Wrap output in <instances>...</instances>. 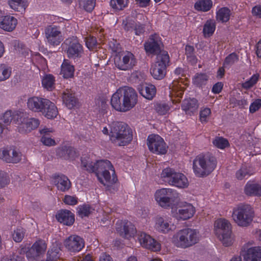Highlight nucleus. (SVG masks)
<instances>
[{
	"instance_id": "obj_29",
	"label": "nucleus",
	"mask_w": 261,
	"mask_h": 261,
	"mask_svg": "<svg viewBox=\"0 0 261 261\" xmlns=\"http://www.w3.org/2000/svg\"><path fill=\"white\" fill-rule=\"evenodd\" d=\"M59 222L68 226L72 225L74 222V215L68 210H61L56 215Z\"/></svg>"
},
{
	"instance_id": "obj_21",
	"label": "nucleus",
	"mask_w": 261,
	"mask_h": 261,
	"mask_svg": "<svg viewBox=\"0 0 261 261\" xmlns=\"http://www.w3.org/2000/svg\"><path fill=\"white\" fill-rule=\"evenodd\" d=\"M137 239L141 246L144 248L153 251H157L160 250V244L150 235L144 232H140L138 233Z\"/></svg>"
},
{
	"instance_id": "obj_63",
	"label": "nucleus",
	"mask_w": 261,
	"mask_h": 261,
	"mask_svg": "<svg viewBox=\"0 0 261 261\" xmlns=\"http://www.w3.org/2000/svg\"><path fill=\"white\" fill-rule=\"evenodd\" d=\"M24 257L21 255L13 254L8 257H4L1 261H23Z\"/></svg>"
},
{
	"instance_id": "obj_54",
	"label": "nucleus",
	"mask_w": 261,
	"mask_h": 261,
	"mask_svg": "<svg viewBox=\"0 0 261 261\" xmlns=\"http://www.w3.org/2000/svg\"><path fill=\"white\" fill-rule=\"evenodd\" d=\"M170 107L166 103H159L156 105L155 110L160 115H165L170 110Z\"/></svg>"
},
{
	"instance_id": "obj_41",
	"label": "nucleus",
	"mask_w": 261,
	"mask_h": 261,
	"mask_svg": "<svg viewBox=\"0 0 261 261\" xmlns=\"http://www.w3.org/2000/svg\"><path fill=\"white\" fill-rule=\"evenodd\" d=\"M11 74V68L5 64H0V82L8 79Z\"/></svg>"
},
{
	"instance_id": "obj_60",
	"label": "nucleus",
	"mask_w": 261,
	"mask_h": 261,
	"mask_svg": "<svg viewBox=\"0 0 261 261\" xmlns=\"http://www.w3.org/2000/svg\"><path fill=\"white\" fill-rule=\"evenodd\" d=\"M261 108V99H255L252 102L249 107V111L253 113L258 111Z\"/></svg>"
},
{
	"instance_id": "obj_55",
	"label": "nucleus",
	"mask_w": 261,
	"mask_h": 261,
	"mask_svg": "<svg viewBox=\"0 0 261 261\" xmlns=\"http://www.w3.org/2000/svg\"><path fill=\"white\" fill-rule=\"evenodd\" d=\"M86 45L90 50H93L97 45V41L95 37L89 36L85 38Z\"/></svg>"
},
{
	"instance_id": "obj_34",
	"label": "nucleus",
	"mask_w": 261,
	"mask_h": 261,
	"mask_svg": "<svg viewBox=\"0 0 261 261\" xmlns=\"http://www.w3.org/2000/svg\"><path fill=\"white\" fill-rule=\"evenodd\" d=\"M74 68L68 60H64L61 66V74L64 78L68 79L73 76Z\"/></svg>"
},
{
	"instance_id": "obj_15",
	"label": "nucleus",
	"mask_w": 261,
	"mask_h": 261,
	"mask_svg": "<svg viewBox=\"0 0 261 261\" xmlns=\"http://www.w3.org/2000/svg\"><path fill=\"white\" fill-rule=\"evenodd\" d=\"M45 41L49 45H59L63 40L60 28L56 25L47 26L44 30Z\"/></svg>"
},
{
	"instance_id": "obj_5",
	"label": "nucleus",
	"mask_w": 261,
	"mask_h": 261,
	"mask_svg": "<svg viewBox=\"0 0 261 261\" xmlns=\"http://www.w3.org/2000/svg\"><path fill=\"white\" fill-rule=\"evenodd\" d=\"M214 231L216 236L225 247L231 246L234 242L230 222L223 218L218 219L214 223Z\"/></svg>"
},
{
	"instance_id": "obj_2",
	"label": "nucleus",
	"mask_w": 261,
	"mask_h": 261,
	"mask_svg": "<svg viewBox=\"0 0 261 261\" xmlns=\"http://www.w3.org/2000/svg\"><path fill=\"white\" fill-rule=\"evenodd\" d=\"M216 165V159L211 154H200L193 161V170L196 176L203 177L212 173Z\"/></svg>"
},
{
	"instance_id": "obj_13",
	"label": "nucleus",
	"mask_w": 261,
	"mask_h": 261,
	"mask_svg": "<svg viewBox=\"0 0 261 261\" xmlns=\"http://www.w3.org/2000/svg\"><path fill=\"white\" fill-rule=\"evenodd\" d=\"M252 242L244 244L241 250V255L246 261H261V247H252Z\"/></svg>"
},
{
	"instance_id": "obj_50",
	"label": "nucleus",
	"mask_w": 261,
	"mask_h": 261,
	"mask_svg": "<svg viewBox=\"0 0 261 261\" xmlns=\"http://www.w3.org/2000/svg\"><path fill=\"white\" fill-rule=\"evenodd\" d=\"M211 114V110L210 108H204L201 109L199 114V119L201 123H206Z\"/></svg>"
},
{
	"instance_id": "obj_14",
	"label": "nucleus",
	"mask_w": 261,
	"mask_h": 261,
	"mask_svg": "<svg viewBox=\"0 0 261 261\" xmlns=\"http://www.w3.org/2000/svg\"><path fill=\"white\" fill-rule=\"evenodd\" d=\"M64 43L67 45L66 53L69 58L75 59L82 56L84 53L83 47L76 37L68 38Z\"/></svg>"
},
{
	"instance_id": "obj_11",
	"label": "nucleus",
	"mask_w": 261,
	"mask_h": 261,
	"mask_svg": "<svg viewBox=\"0 0 261 261\" xmlns=\"http://www.w3.org/2000/svg\"><path fill=\"white\" fill-rule=\"evenodd\" d=\"M195 213L194 206L188 202H181L176 208H172L173 217L178 221L186 220L192 218Z\"/></svg>"
},
{
	"instance_id": "obj_38",
	"label": "nucleus",
	"mask_w": 261,
	"mask_h": 261,
	"mask_svg": "<svg viewBox=\"0 0 261 261\" xmlns=\"http://www.w3.org/2000/svg\"><path fill=\"white\" fill-rule=\"evenodd\" d=\"M140 93L145 98L151 100L155 95L156 88L153 85H147L141 89Z\"/></svg>"
},
{
	"instance_id": "obj_26",
	"label": "nucleus",
	"mask_w": 261,
	"mask_h": 261,
	"mask_svg": "<svg viewBox=\"0 0 261 261\" xmlns=\"http://www.w3.org/2000/svg\"><path fill=\"white\" fill-rule=\"evenodd\" d=\"M51 182L57 189L62 192L69 190L71 182L68 178L64 175H55L51 177Z\"/></svg>"
},
{
	"instance_id": "obj_51",
	"label": "nucleus",
	"mask_w": 261,
	"mask_h": 261,
	"mask_svg": "<svg viewBox=\"0 0 261 261\" xmlns=\"http://www.w3.org/2000/svg\"><path fill=\"white\" fill-rule=\"evenodd\" d=\"M213 144L217 147L223 149L228 146L229 143L226 139L217 137L213 141Z\"/></svg>"
},
{
	"instance_id": "obj_31",
	"label": "nucleus",
	"mask_w": 261,
	"mask_h": 261,
	"mask_svg": "<svg viewBox=\"0 0 261 261\" xmlns=\"http://www.w3.org/2000/svg\"><path fill=\"white\" fill-rule=\"evenodd\" d=\"M17 23V19L13 16H5L0 17V28L5 31H12Z\"/></svg>"
},
{
	"instance_id": "obj_27",
	"label": "nucleus",
	"mask_w": 261,
	"mask_h": 261,
	"mask_svg": "<svg viewBox=\"0 0 261 261\" xmlns=\"http://www.w3.org/2000/svg\"><path fill=\"white\" fill-rule=\"evenodd\" d=\"M199 108L198 100L194 98L185 99L181 104V109L187 115L191 116L197 112Z\"/></svg>"
},
{
	"instance_id": "obj_48",
	"label": "nucleus",
	"mask_w": 261,
	"mask_h": 261,
	"mask_svg": "<svg viewBox=\"0 0 261 261\" xmlns=\"http://www.w3.org/2000/svg\"><path fill=\"white\" fill-rule=\"evenodd\" d=\"M208 76L204 73H198L196 74L193 79V82L194 85L200 87L202 85L205 84Z\"/></svg>"
},
{
	"instance_id": "obj_30",
	"label": "nucleus",
	"mask_w": 261,
	"mask_h": 261,
	"mask_svg": "<svg viewBox=\"0 0 261 261\" xmlns=\"http://www.w3.org/2000/svg\"><path fill=\"white\" fill-rule=\"evenodd\" d=\"M44 103V106L41 111L42 115L47 119H54L57 117L58 114L57 108L55 105L47 99Z\"/></svg>"
},
{
	"instance_id": "obj_58",
	"label": "nucleus",
	"mask_w": 261,
	"mask_h": 261,
	"mask_svg": "<svg viewBox=\"0 0 261 261\" xmlns=\"http://www.w3.org/2000/svg\"><path fill=\"white\" fill-rule=\"evenodd\" d=\"M47 258L51 261H56L59 258L58 248H51L47 252Z\"/></svg>"
},
{
	"instance_id": "obj_62",
	"label": "nucleus",
	"mask_w": 261,
	"mask_h": 261,
	"mask_svg": "<svg viewBox=\"0 0 261 261\" xmlns=\"http://www.w3.org/2000/svg\"><path fill=\"white\" fill-rule=\"evenodd\" d=\"M78 198L73 196L65 195L64 198V202L68 205H74L77 204Z\"/></svg>"
},
{
	"instance_id": "obj_49",
	"label": "nucleus",
	"mask_w": 261,
	"mask_h": 261,
	"mask_svg": "<svg viewBox=\"0 0 261 261\" xmlns=\"http://www.w3.org/2000/svg\"><path fill=\"white\" fill-rule=\"evenodd\" d=\"M128 3V0H111L110 5L115 10H121L125 8Z\"/></svg>"
},
{
	"instance_id": "obj_1",
	"label": "nucleus",
	"mask_w": 261,
	"mask_h": 261,
	"mask_svg": "<svg viewBox=\"0 0 261 261\" xmlns=\"http://www.w3.org/2000/svg\"><path fill=\"white\" fill-rule=\"evenodd\" d=\"M81 162L83 169L95 173L98 180L104 186L109 187L117 181L114 168L109 161L99 160L92 163L89 159L82 158Z\"/></svg>"
},
{
	"instance_id": "obj_56",
	"label": "nucleus",
	"mask_w": 261,
	"mask_h": 261,
	"mask_svg": "<svg viewBox=\"0 0 261 261\" xmlns=\"http://www.w3.org/2000/svg\"><path fill=\"white\" fill-rule=\"evenodd\" d=\"M10 182L9 176L5 172L0 171V188L8 185Z\"/></svg>"
},
{
	"instance_id": "obj_9",
	"label": "nucleus",
	"mask_w": 261,
	"mask_h": 261,
	"mask_svg": "<svg viewBox=\"0 0 261 261\" xmlns=\"http://www.w3.org/2000/svg\"><path fill=\"white\" fill-rule=\"evenodd\" d=\"M169 63V56L167 51H161L152 63L150 69V73L154 79L161 80L166 74L167 66Z\"/></svg>"
},
{
	"instance_id": "obj_32",
	"label": "nucleus",
	"mask_w": 261,
	"mask_h": 261,
	"mask_svg": "<svg viewBox=\"0 0 261 261\" xmlns=\"http://www.w3.org/2000/svg\"><path fill=\"white\" fill-rule=\"evenodd\" d=\"M62 99L64 103L69 109L74 108L77 101L72 91L68 89L63 91Z\"/></svg>"
},
{
	"instance_id": "obj_44",
	"label": "nucleus",
	"mask_w": 261,
	"mask_h": 261,
	"mask_svg": "<svg viewBox=\"0 0 261 261\" xmlns=\"http://www.w3.org/2000/svg\"><path fill=\"white\" fill-rule=\"evenodd\" d=\"M186 55L187 60L192 64H195L197 62V58L194 54V48L191 45H186L185 47Z\"/></svg>"
},
{
	"instance_id": "obj_10",
	"label": "nucleus",
	"mask_w": 261,
	"mask_h": 261,
	"mask_svg": "<svg viewBox=\"0 0 261 261\" xmlns=\"http://www.w3.org/2000/svg\"><path fill=\"white\" fill-rule=\"evenodd\" d=\"M137 62L134 55L130 51H126L115 56L114 64L121 70H129L133 68Z\"/></svg>"
},
{
	"instance_id": "obj_23",
	"label": "nucleus",
	"mask_w": 261,
	"mask_h": 261,
	"mask_svg": "<svg viewBox=\"0 0 261 261\" xmlns=\"http://www.w3.org/2000/svg\"><path fill=\"white\" fill-rule=\"evenodd\" d=\"M116 225L117 231L124 238L129 239L136 233L135 226L130 222L118 220Z\"/></svg>"
},
{
	"instance_id": "obj_53",
	"label": "nucleus",
	"mask_w": 261,
	"mask_h": 261,
	"mask_svg": "<svg viewBox=\"0 0 261 261\" xmlns=\"http://www.w3.org/2000/svg\"><path fill=\"white\" fill-rule=\"evenodd\" d=\"M251 174L249 172L247 166H242L240 170H239L236 173V177L239 180H242L245 178L246 176H248Z\"/></svg>"
},
{
	"instance_id": "obj_57",
	"label": "nucleus",
	"mask_w": 261,
	"mask_h": 261,
	"mask_svg": "<svg viewBox=\"0 0 261 261\" xmlns=\"http://www.w3.org/2000/svg\"><path fill=\"white\" fill-rule=\"evenodd\" d=\"M124 25V29L127 32H133L135 26V21L128 18H126L125 20L123 22Z\"/></svg>"
},
{
	"instance_id": "obj_46",
	"label": "nucleus",
	"mask_w": 261,
	"mask_h": 261,
	"mask_svg": "<svg viewBox=\"0 0 261 261\" xmlns=\"http://www.w3.org/2000/svg\"><path fill=\"white\" fill-rule=\"evenodd\" d=\"M96 0H79V5L87 12H91L95 5Z\"/></svg>"
},
{
	"instance_id": "obj_20",
	"label": "nucleus",
	"mask_w": 261,
	"mask_h": 261,
	"mask_svg": "<svg viewBox=\"0 0 261 261\" xmlns=\"http://www.w3.org/2000/svg\"><path fill=\"white\" fill-rule=\"evenodd\" d=\"M163 46L161 38L159 35L154 34L150 36L149 39L144 43V48L146 53L151 54H156V56L163 51L161 50Z\"/></svg>"
},
{
	"instance_id": "obj_8",
	"label": "nucleus",
	"mask_w": 261,
	"mask_h": 261,
	"mask_svg": "<svg viewBox=\"0 0 261 261\" xmlns=\"http://www.w3.org/2000/svg\"><path fill=\"white\" fill-rule=\"evenodd\" d=\"M254 216L253 208L249 205H242L233 210L232 217L240 226H248L252 221Z\"/></svg>"
},
{
	"instance_id": "obj_16",
	"label": "nucleus",
	"mask_w": 261,
	"mask_h": 261,
	"mask_svg": "<svg viewBox=\"0 0 261 261\" xmlns=\"http://www.w3.org/2000/svg\"><path fill=\"white\" fill-rule=\"evenodd\" d=\"M147 146L150 151L158 154H164L167 152V147L163 139L158 135L151 134L148 136Z\"/></svg>"
},
{
	"instance_id": "obj_7",
	"label": "nucleus",
	"mask_w": 261,
	"mask_h": 261,
	"mask_svg": "<svg viewBox=\"0 0 261 261\" xmlns=\"http://www.w3.org/2000/svg\"><path fill=\"white\" fill-rule=\"evenodd\" d=\"M154 198L160 206L168 208L179 198V194L174 189L162 188L156 191Z\"/></svg>"
},
{
	"instance_id": "obj_6",
	"label": "nucleus",
	"mask_w": 261,
	"mask_h": 261,
	"mask_svg": "<svg viewBox=\"0 0 261 261\" xmlns=\"http://www.w3.org/2000/svg\"><path fill=\"white\" fill-rule=\"evenodd\" d=\"M161 177L169 185L179 188H186L189 186L187 177L184 174L176 172L171 168H166L163 169Z\"/></svg>"
},
{
	"instance_id": "obj_3",
	"label": "nucleus",
	"mask_w": 261,
	"mask_h": 261,
	"mask_svg": "<svg viewBox=\"0 0 261 261\" xmlns=\"http://www.w3.org/2000/svg\"><path fill=\"white\" fill-rule=\"evenodd\" d=\"M200 238L196 229L184 228L177 231L172 237V242L176 247L187 248L197 243Z\"/></svg>"
},
{
	"instance_id": "obj_42",
	"label": "nucleus",
	"mask_w": 261,
	"mask_h": 261,
	"mask_svg": "<svg viewBox=\"0 0 261 261\" xmlns=\"http://www.w3.org/2000/svg\"><path fill=\"white\" fill-rule=\"evenodd\" d=\"M58 154L65 159L68 160L74 156L75 152L71 147H64L59 150Z\"/></svg>"
},
{
	"instance_id": "obj_4",
	"label": "nucleus",
	"mask_w": 261,
	"mask_h": 261,
	"mask_svg": "<svg viewBox=\"0 0 261 261\" xmlns=\"http://www.w3.org/2000/svg\"><path fill=\"white\" fill-rule=\"evenodd\" d=\"M110 138L111 141L118 146H125L133 139V133L130 127L121 122H114L111 127Z\"/></svg>"
},
{
	"instance_id": "obj_45",
	"label": "nucleus",
	"mask_w": 261,
	"mask_h": 261,
	"mask_svg": "<svg viewBox=\"0 0 261 261\" xmlns=\"http://www.w3.org/2000/svg\"><path fill=\"white\" fill-rule=\"evenodd\" d=\"M77 210L79 215L83 218L88 216L92 213L94 209L88 204H83L79 205L77 208Z\"/></svg>"
},
{
	"instance_id": "obj_33",
	"label": "nucleus",
	"mask_w": 261,
	"mask_h": 261,
	"mask_svg": "<svg viewBox=\"0 0 261 261\" xmlns=\"http://www.w3.org/2000/svg\"><path fill=\"white\" fill-rule=\"evenodd\" d=\"M246 195L249 196H261V185L252 181H248L244 188Z\"/></svg>"
},
{
	"instance_id": "obj_64",
	"label": "nucleus",
	"mask_w": 261,
	"mask_h": 261,
	"mask_svg": "<svg viewBox=\"0 0 261 261\" xmlns=\"http://www.w3.org/2000/svg\"><path fill=\"white\" fill-rule=\"evenodd\" d=\"M252 13L253 16L261 18V5H256L253 7Z\"/></svg>"
},
{
	"instance_id": "obj_43",
	"label": "nucleus",
	"mask_w": 261,
	"mask_h": 261,
	"mask_svg": "<svg viewBox=\"0 0 261 261\" xmlns=\"http://www.w3.org/2000/svg\"><path fill=\"white\" fill-rule=\"evenodd\" d=\"M13 119L15 120H16L18 123L19 119V113L14 114L11 111H7L4 113L3 119L5 124H8L11 122Z\"/></svg>"
},
{
	"instance_id": "obj_22",
	"label": "nucleus",
	"mask_w": 261,
	"mask_h": 261,
	"mask_svg": "<svg viewBox=\"0 0 261 261\" xmlns=\"http://www.w3.org/2000/svg\"><path fill=\"white\" fill-rule=\"evenodd\" d=\"M21 156V152L15 148H3L0 150V159L6 163H17L20 161Z\"/></svg>"
},
{
	"instance_id": "obj_39",
	"label": "nucleus",
	"mask_w": 261,
	"mask_h": 261,
	"mask_svg": "<svg viewBox=\"0 0 261 261\" xmlns=\"http://www.w3.org/2000/svg\"><path fill=\"white\" fill-rule=\"evenodd\" d=\"M230 16V10L226 7H222L216 13L217 20L222 22H225L229 20Z\"/></svg>"
},
{
	"instance_id": "obj_40",
	"label": "nucleus",
	"mask_w": 261,
	"mask_h": 261,
	"mask_svg": "<svg viewBox=\"0 0 261 261\" xmlns=\"http://www.w3.org/2000/svg\"><path fill=\"white\" fill-rule=\"evenodd\" d=\"M55 79L51 74H46L42 79V85L44 88L51 91L55 88Z\"/></svg>"
},
{
	"instance_id": "obj_17",
	"label": "nucleus",
	"mask_w": 261,
	"mask_h": 261,
	"mask_svg": "<svg viewBox=\"0 0 261 261\" xmlns=\"http://www.w3.org/2000/svg\"><path fill=\"white\" fill-rule=\"evenodd\" d=\"M153 227L156 231L163 234L170 233L176 229V225L171 218L159 216L154 218Z\"/></svg>"
},
{
	"instance_id": "obj_28",
	"label": "nucleus",
	"mask_w": 261,
	"mask_h": 261,
	"mask_svg": "<svg viewBox=\"0 0 261 261\" xmlns=\"http://www.w3.org/2000/svg\"><path fill=\"white\" fill-rule=\"evenodd\" d=\"M47 99L37 96L29 98L27 101L28 108L32 111L41 112Z\"/></svg>"
},
{
	"instance_id": "obj_12",
	"label": "nucleus",
	"mask_w": 261,
	"mask_h": 261,
	"mask_svg": "<svg viewBox=\"0 0 261 261\" xmlns=\"http://www.w3.org/2000/svg\"><path fill=\"white\" fill-rule=\"evenodd\" d=\"M18 130L20 133L25 134L37 128L40 124V120L35 118L28 117L23 113L19 112Z\"/></svg>"
},
{
	"instance_id": "obj_52",
	"label": "nucleus",
	"mask_w": 261,
	"mask_h": 261,
	"mask_svg": "<svg viewBox=\"0 0 261 261\" xmlns=\"http://www.w3.org/2000/svg\"><path fill=\"white\" fill-rule=\"evenodd\" d=\"M238 56L234 53L229 54L224 60L223 66L224 67L230 66L238 61Z\"/></svg>"
},
{
	"instance_id": "obj_25",
	"label": "nucleus",
	"mask_w": 261,
	"mask_h": 261,
	"mask_svg": "<svg viewBox=\"0 0 261 261\" xmlns=\"http://www.w3.org/2000/svg\"><path fill=\"white\" fill-rule=\"evenodd\" d=\"M124 97V103L126 105L127 111L133 108L138 102V94L133 88L129 87H122Z\"/></svg>"
},
{
	"instance_id": "obj_61",
	"label": "nucleus",
	"mask_w": 261,
	"mask_h": 261,
	"mask_svg": "<svg viewBox=\"0 0 261 261\" xmlns=\"http://www.w3.org/2000/svg\"><path fill=\"white\" fill-rule=\"evenodd\" d=\"M41 142L43 145L47 146H55L56 145L55 140L47 136H42L41 138Z\"/></svg>"
},
{
	"instance_id": "obj_59",
	"label": "nucleus",
	"mask_w": 261,
	"mask_h": 261,
	"mask_svg": "<svg viewBox=\"0 0 261 261\" xmlns=\"http://www.w3.org/2000/svg\"><path fill=\"white\" fill-rule=\"evenodd\" d=\"M13 240L16 242L21 241L24 237V231L22 228H17L14 230L12 235Z\"/></svg>"
},
{
	"instance_id": "obj_35",
	"label": "nucleus",
	"mask_w": 261,
	"mask_h": 261,
	"mask_svg": "<svg viewBox=\"0 0 261 261\" xmlns=\"http://www.w3.org/2000/svg\"><path fill=\"white\" fill-rule=\"evenodd\" d=\"M8 4L11 9L18 12H24L29 5L27 0H8Z\"/></svg>"
},
{
	"instance_id": "obj_36",
	"label": "nucleus",
	"mask_w": 261,
	"mask_h": 261,
	"mask_svg": "<svg viewBox=\"0 0 261 261\" xmlns=\"http://www.w3.org/2000/svg\"><path fill=\"white\" fill-rule=\"evenodd\" d=\"M216 22L214 19H208L206 21L203 27V35L204 38L212 36L216 30Z\"/></svg>"
},
{
	"instance_id": "obj_47",
	"label": "nucleus",
	"mask_w": 261,
	"mask_h": 261,
	"mask_svg": "<svg viewBox=\"0 0 261 261\" xmlns=\"http://www.w3.org/2000/svg\"><path fill=\"white\" fill-rule=\"evenodd\" d=\"M259 74L255 73L253 74L250 78L242 84V87L245 89H249L255 85L259 80Z\"/></svg>"
},
{
	"instance_id": "obj_24",
	"label": "nucleus",
	"mask_w": 261,
	"mask_h": 261,
	"mask_svg": "<svg viewBox=\"0 0 261 261\" xmlns=\"http://www.w3.org/2000/svg\"><path fill=\"white\" fill-rule=\"evenodd\" d=\"M123 89L122 87L119 88L114 93L111 100V103L112 107L119 112H127L126 105L124 103V97L123 96Z\"/></svg>"
},
{
	"instance_id": "obj_18",
	"label": "nucleus",
	"mask_w": 261,
	"mask_h": 261,
	"mask_svg": "<svg viewBox=\"0 0 261 261\" xmlns=\"http://www.w3.org/2000/svg\"><path fill=\"white\" fill-rule=\"evenodd\" d=\"M47 244L42 240L36 241L26 252V256L29 261H36L46 251Z\"/></svg>"
},
{
	"instance_id": "obj_19",
	"label": "nucleus",
	"mask_w": 261,
	"mask_h": 261,
	"mask_svg": "<svg viewBox=\"0 0 261 261\" xmlns=\"http://www.w3.org/2000/svg\"><path fill=\"white\" fill-rule=\"evenodd\" d=\"M64 245L70 252L76 253L84 248L85 242L80 236L71 235L64 240Z\"/></svg>"
},
{
	"instance_id": "obj_37",
	"label": "nucleus",
	"mask_w": 261,
	"mask_h": 261,
	"mask_svg": "<svg viewBox=\"0 0 261 261\" xmlns=\"http://www.w3.org/2000/svg\"><path fill=\"white\" fill-rule=\"evenodd\" d=\"M213 6L212 0H198L194 4V8L198 11L207 12Z\"/></svg>"
}]
</instances>
